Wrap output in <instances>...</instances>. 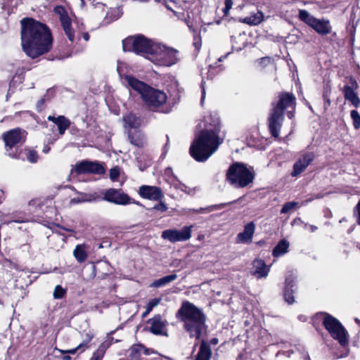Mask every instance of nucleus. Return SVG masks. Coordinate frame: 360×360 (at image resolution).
<instances>
[{"mask_svg":"<svg viewBox=\"0 0 360 360\" xmlns=\"http://www.w3.org/2000/svg\"><path fill=\"white\" fill-rule=\"evenodd\" d=\"M20 25L22 49L27 56L36 58L51 49L53 37L46 25L30 18L22 19Z\"/></svg>","mask_w":360,"mask_h":360,"instance_id":"f257e3e1","label":"nucleus"},{"mask_svg":"<svg viewBox=\"0 0 360 360\" xmlns=\"http://www.w3.org/2000/svg\"><path fill=\"white\" fill-rule=\"evenodd\" d=\"M210 127L201 131L190 147L191 155L198 162L207 160L218 148L221 141L219 139V120L218 117L212 118V115L205 118L209 120Z\"/></svg>","mask_w":360,"mask_h":360,"instance_id":"f03ea898","label":"nucleus"},{"mask_svg":"<svg viewBox=\"0 0 360 360\" xmlns=\"http://www.w3.org/2000/svg\"><path fill=\"white\" fill-rule=\"evenodd\" d=\"M176 317L184 323V328L189 333L190 338L200 340L206 331V316L202 309L188 301L182 302Z\"/></svg>","mask_w":360,"mask_h":360,"instance_id":"7ed1b4c3","label":"nucleus"},{"mask_svg":"<svg viewBox=\"0 0 360 360\" xmlns=\"http://www.w3.org/2000/svg\"><path fill=\"white\" fill-rule=\"evenodd\" d=\"M124 80L132 89L139 93L145 104L153 111L167 113L169 110H159L167 101V95L162 91L155 89L131 75H126Z\"/></svg>","mask_w":360,"mask_h":360,"instance_id":"20e7f679","label":"nucleus"},{"mask_svg":"<svg viewBox=\"0 0 360 360\" xmlns=\"http://www.w3.org/2000/svg\"><path fill=\"white\" fill-rule=\"evenodd\" d=\"M278 102L273 103L272 112L269 117V129L272 136L277 138L284 120V110L295 108V97L290 93H281Z\"/></svg>","mask_w":360,"mask_h":360,"instance_id":"39448f33","label":"nucleus"},{"mask_svg":"<svg viewBox=\"0 0 360 360\" xmlns=\"http://www.w3.org/2000/svg\"><path fill=\"white\" fill-rule=\"evenodd\" d=\"M122 47L124 51H133L136 54H146L151 57L154 49L157 47V43L138 34L131 36L122 41Z\"/></svg>","mask_w":360,"mask_h":360,"instance_id":"423d86ee","label":"nucleus"},{"mask_svg":"<svg viewBox=\"0 0 360 360\" xmlns=\"http://www.w3.org/2000/svg\"><path fill=\"white\" fill-rule=\"evenodd\" d=\"M226 179L235 187L243 188L252 182L254 174L244 164L236 162L229 167Z\"/></svg>","mask_w":360,"mask_h":360,"instance_id":"0eeeda50","label":"nucleus"},{"mask_svg":"<svg viewBox=\"0 0 360 360\" xmlns=\"http://www.w3.org/2000/svg\"><path fill=\"white\" fill-rule=\"evenodd\" d=\"M148 59L158 65L172 66L179 60V52L174 49L157 44L156 49Z\"/></svg>","mask_w":360,"mask_h":360,"instance_id":"6e6552de","label":"nucleus"},{"mask_svg":"<svg viewBox=\"0 0 360 360\" xmlns=\"http://www.w3.org/2000/svg\"><path fill=\"white\" fill-rule=\"evenodd\" d=\"M27 132L20 128L11 129L2 134L5 143L6 152L11 158H16L13 148L22 145L26 140Z\"/></svg>","mask_w":360,"mask_h":360,"instance_id":"1a4fd4ad","label":"nucleus"},{"mask_svg":"<svg viewBox=\"0 0 360 360\" xmlns=\"http://www.w3.org/2000/svg\"><path fill=\"white\" fill-rule=\"evenodd\" d=\"M323 323L331 336L337 340L341 345H345L347 342V332L337 319L326 314Z\"/></svg>","mask_w":360,"mask_h":360,"instance_id":"9d476101","label":"nucleus"},{"mask_svg":"<svg viewBox=\"0 0 360 360\" xmlns=\"http://www.w3.org/2000/svg\"><path fill=\"white\" fill-rule=\"evenodd\" d=\"M103 199L115 205H127L130 203H135L138 205H141L139 202H135L134 200L131 199L127 194L124 193L121 190L115 188H109L106 190L103 193Z\"/></svg>","mask_w":360,"mask_h":360,"instance_id":"9b49d317","label":"nucleus"},{"mask_svg":"<svg viewBox=\"0 0 360 360\" xmlns=\"http://www.w3.org/2000/svg\"><path fill=\"white\" fill-rule=\"evenodd\" d=\"M193 225L184 226L181 230L167 229L162 232V238L172 243L186 241L191 238Z\"/></svg>","mask_w":360,"mask_h":360,"instance_id":"f8f14e48","label":"nucleus"},{"mask_svg":"<svg viewBox=\"0 0 360 360\" xmlns=\"http://www.w3.org/2000/svg\"><path fill=\"white\" fill-rule=\"evenodd\" d=\"M315 157L316 155L314 152L307 150L301 151L299 158L294 163L291 176H297L304 172L307 167L314 160Z\"/></svg>","mask_w":360,"mask_h":360,"instance_id":"ddd939ff","label":"nucleus"},{"mask_svg":"<svg viewBox=\"0 0 360 360\" xmlns=\"http://www.w3.org/2000/svg\"><path fill=\"white\" fill-rule=\"evenodd\" d=\"M54 12L59 16L63 30L71 42L75 40V31L72 28L71 20L68 15L65 8L63 6H56Z\"/></svg>","mask_w":360,"mask_h":360,"instance_id":"4468645a","label":"nucleus"},{"mask_svg":"<svg viewBox=\"0 0 360 360\" xmlns=\"http://www.w3.org/2000/svg\"><path fill=\"white\" fill-rule=\"evenodd\" d=\"M75 169L79 174L86 173L103 174L105 172V169L102 165L97 162L89 160H83L77 163Z\"/></svg>","mask_w":360,"mask_h":360,"instance_id":"2eb2a0df","label":"nucleus"},{"mask_svg":"<svg viewBox=\"0 0 360 360\" xmlns=\"http://www.w3.org/2000/svg\"><path fill=\"white\" fill-rule=\"evenodd\" d=\"M139 193L143 198L155 201L162 200L164 196L160 188L151 186H141Z\"/></svg>","mask_w":360,"mask_h":360,"instance_id":"dca6fc26","label":"nucleus"},{"mask_svg":"<svg viewBox=\"0 0 360 360\" xmlns=\"http://www.w3.org/2000/svg\"><path fill=\"white\" fill-rule=\"evenodd\" d=\"M255 231V224L250 221L245 225L243 232L239 233L236 237V242L239 243H250Z\"/></svg>","mask_w":360,"mask_h":360,"instance_id":"f3484780","label":"nucleus"},{"mask_svg":"<svg viewBox=\"0 0 360 360\" xmlns=\"http://www.w3.org/2000/svg\"><path fill=\"white\" fill-rule=\"evenodd\" d=\"M269 270V266L262 259H256L252 262L251 274L257 278H262L268 276Z\"/></svg>","mask_w":360,"mask_h":360,"instance_id":"a211bd4d","label":"nucleus"},{"mask_svg":"<svg viewBox=\"0 0 360 360\" xmlns=\"http://www.w3.org/2000/svg\"><path fill=\"white\" fill-rule=\"evenodd\" d=\"M122 120L124 122V128L125 132H127L129 130L131 131L132 129L136 130L140 127L142 122L141 117L136 116L132 112H129L123 115Z\"/></svg>","mask_w":360,"mask_h":360,"instance_id":"6ab92c4d","label":"nucleus"},{"mask_svg":"<svg viewBox=\"0 0 360 360\" xmlns=\"http://www.w3.org/2000/svg\"><path fill=\"white\" fill-rule=\"evenodd\" d=\"M125 133L127 134L128 140L131 145L138 148H142L146 145V138L141 131L135 130L132 131L129 130Z\"/></svg>","mask_w":360,"mask_h":360,"instance_id":"aec40b11","label":"nucleus"},{"mask_svg":"<svg viewBox=\"0 0 360 360\" xmlns=\"http://www.w3.org/2000/svg\"><path fill=\"white\" fill-rule=\"evenodd\" d=\"M296 277L293 275H289L285 279V286L284 289V298L285 301L292 304L294 303L295 300L292 296L294 290L292 289L295 286Z\"/></svg>","mask_w":360,"mask_h":360,"instance_id":"412c9836","label":"nucleus"},{"mask_svg":"<svg viewBox=\"0 0 360 360\" xmlns=\"http://www.w3.org/2000/svg\"><path fill=\"white\" fill-rule=\"evenodd\" d=\"M47 120L49 121L53 122L55 124L57 125L59 134L60 135H63L65 134V131L70 127L71 124L70 120L63 115H59L57 117L49 115L47 117Z\"/></svg>","mask_w":360,"mask_h":360,"instance_id":"4be33fe9","label":"nucleus"},{"mask_svg":"<svg viewBox=\"0 0 360 360\" xmlns=\"http://www.w3.org/2000/svg\"><path fill=\"white\" fill-rule=\"evenodd\" d=\"M313 28L319 34L327 35L331 32V26L330 22L325 19L316 18L311 27Z\"/></svg>","mask_w":360,"mask_h":360,"instance_id":"5701e85b","label":"nucleus"},{"mask_svg":"<svg viewBox=\"0 0 360 360\" xmlns=\"http://www.w3.org/2000/svg\"><path fill=\"white\" fill-rule=\"evenodd\" d=\"M150 324V331L155 335H161L165 327V322L160 315H157L148 321Z\"/></svg>","mask_w":360,"mask_h":360,"instance_id":"b1692460","label":"nucleus"},{"mask_svg":"<svg viewBox=\"0 0 360 360\" xmlns=\"http://www.w3.org/2000/svg\"><path fill=\"white\" fill-rule=\"evenodd\" d=\"M345 100L349 101L352 105L357 108L360 105V98L354 92L352 86L345 85L342 89Z\"/></svg>","mask_w":360,"mask_h":360,"instance_id":"393cba45","label":"nucleus"},{"mask_svg":"<svg viewBox=\"0 0 360 360\" xmlns=\"http://www.w3.org/2000/svg\"><path fill=\"white\" fill-rule=\"evenodd\" d=\"M212 356L210 347L204 340L201 341L198 353L195 360H210Z\"/></svg>","mask_w":360,"mask_h":360,"instance_id":"a878e982","label":"nucleus"},{"mask_svg":"<svg viewBox=\"0 0 360 360\" xmlns=\"http://www.w3.org/2000/svg\"><path fill=\"white\" fill-rule=\"evenodd\" d=\"M263 20V13L262 11H257V13H252L249 16L241 19L240 21L249 25H257L261 23Z\"/></svg>","mask_w":360,"mask_h":360,"instance_id":"bb28decb","label":"nucleus"},{"mask_svg":"<svg viewBox=\"0 0 360 360\" xmlns=\"http://www.w3.org/2000/svg\"><path fill=\"white\" fill-rule=\"evenodd\" d=\"M73 255L78 262L82 263L85 262L88 257V254L86 250V245L84 244H79L76 245L73 250Z\"/></svg>","mask_w":360,"mask_h":360,"instance_id":"cd10ccee","label":"nucleus"},{"mask_svg":"<svg viewBox=\"0 0 360 360\" xmlns=\"http://www.w3.org/2000/svg\"><path fill=\"white\" fill-rule=\"evenodd\" d=\"M141 353H143L146 355L149 354L148 349H146L142 345H140V344L134 345L130 348L129 356L131 359H132L134 360H137V359H139Z\"/></svg>","mask_w":360,"mask_h":360,"instance_id":"c85d7f7f","label":"nucleus"},{"mask_svg":"<svg viewBox=\"0 0 360 360\" xmlns=\"http://www.w3.org/2000/svg\"><path fill=\"white\" fill-rule=\"evenodd\" d=\"M177 278V275L172 274L166 276H164L160 279L154 281L150 285L151 288H160L167 285L168 283L174 281Z\"/></svg>","mask_w":360,"mask_h":360,"instance_id":"c756f323","label":"nucleus"},{"mask_svg":"<svg viewBox=\"0 0 360 360\" xmlns=\"http://www.w3.org/2000/svg\"><path fill=\"white\" fill-rule=\"evenodd\" d=\"M289 243L285 240H281L273 250V255L279 257L288 252Z\"/></svg>","mask_w":360,"mask_h":360,"instance_id":"7c9ffc66","label":"nucleus"},{"mask_svg":"<svg viewBox=\"0 0 360 360\" xmlns=\"http://www.w3.org/2000/svg\"><path fill=\"white\" fill-rule=\"evenodd\" d=\"M299 18L300 20L305 22L310 27H311L313 25V23L314 22L315 20L316 19L315 17L312 16L306 10H300Z\"/></svg>","mask_w":360,"mask_h":360,"instance_id":"2f4dec72","label":"nucleus"},{"mask_svg":"<svg viewBox=\"0 0 360 360\" xmlns=\"http://www.w3.org/2000/svg\"><path fill=\"white\" fill-rule=\"evenodd\" d=\"M96 199V197L95 194L81 193H79V197L71 199L70 202L72 203H79L83 202H91L92 200H95Z\"/></svg>","mask_w":360,"mask_h":360,"instance_id":"473e14b6","label":"nucleus"},{"mask_svg":"<svg viewBox=\"0 0 360 360\" xmlns=\"http://www.w3.org/2000/svg\"><path fill=\"white\" fill-rule=\"evenodd\" d=\"M225 206V204H220V205H210L206 207H200L198 210H192L193 212L195 213H209L217 210H219Z\"/></svg>","mask_w":360,"mask_h":360,"instance_id":"72a5a7b5","label":"nucleus"},{"mask_svg":"<svg viewBox=\"0 0 360 360\" xmlns=\"http://www.w3.org/2000/svg\"><path fill=\"white\" fill-rule=\"evenodd\" d=\"M350 116L352 120L353 126L355 129L360 128V115L356 110H352L350 112Z\"/></svg>","mask_w":360,"mask_h":360,"instance_id":"f704fd0d","label":"nucleus"},{"mask_svg":"<svg viewBox=\"0 0 360 360\" xmlns=\"http://www.w3.org/2000/svg\"><path fill=\"white\" fill-rule=\"evenodd\" d=\"M297 204L298 202L294 201L285 203L283 205V207L281 210V213L287 214L290 212L292 209H294L297 205Z\"/></svg>","mask_w":360,"mask_h":360,"instance_id":"c9c22d12","label":"nucleus"},{"mask_svg":"<svg viewBox=\"0 0 360 360\" xmlns=\"http://www.w3.org/2000/svg\"><path fill=\"white\" fill-rule=\"evenodd\" d=\"M65 290L63 289L60 285H58L54 289L53 297L55 299H61L65 296Z\"/></svg>","mask_w":360,"mask_h":360,"instance_id":"e433bc0d","label":"nucleus"},{"mask_svg":"<svg viewBox=\"0 0 360 360\" xmlns=\"http://www.w3.org/2000/svg\"><path fill=\"white\" fill-rule=\"evenodd\" d=\"M225 7L223 9V12L225 15H228L229 14V11L233 6V0H225Z\"/></svg>","mask_w":360,"mask_h":360,"instance_id":"4c0bfd02","label":"nucleus"},{"mask_svg":"<svg viewBox=\"0 0 360 360\" xmlns=\"http://www.w3.org/2000/svg\"><path fill=\"white\" fill-rule=\"evenodd\" d=\"M119 175H120L119 168L114 167L110 170V178L112 180H113V181L116 180L118 178Z\"/></svg>","mask_w":360,"mask_h":360,"instance_id":"58836bf2","label":"nucleus"},{"mask_svg":"<svg viewBox=\"0 0 360 360\" xmlns=\"http://www.w3.org/2000/svg\"><path fill=\"white\" fill-rule=\"evenodd\" d=\"M27 159L30 162H36L37 161V154L36 151L30 150L27 154Z\"/></svg>","mask_w":360,"mask_h":360,"instance_id":"ea45409f","label":"nucleus"},{"mask_svg":"<svg viewBox=\"0 0 360 360\" xmlns=\"http://www.w3.org/2000/svg\"><path fill=\"white\" fill-rule=\"evenodd\" d=\"M153 209L157 210H159V211L163 212L167 210V207L166 206V205L164 202H160V203L155 205L153 207Z\"/></svg>","mask_w":360,"mask_h":360,"instance_id":"a19ab883","label":"nucleus"},{"mask_svg":"<svg viewBox=\"0 0 360 360\" xmlns=\"http://www.w3.org/2000/svg\"><path fill=\"white\" fill-rule=\"evenodd\" d=\"M354 214L356 218V223L360 225V201L357 203L354 208Z\"/></svg>","mask_w":360,"mask_h":360,"instance_id":"79ce46f5","label":"nucleus"},{"mask_svg":"<svg viewBox=\"0 0 360 360\" xmlns=\"http://www.w3.org/2000/svg\"><path fill=\"white\" fill-rule=\"evenodd\" d=\"M47 101L46 99L43 97L40 100H39L37 103V110L38 112H41L44 109V105L45 102Z\"/></svg>","mask_w":360,"mask_h":360,"instance_id":"37998d69","label":"nucleus"},{"mask_svg":"<svg viewBox=\"0 0 360 360\" xmlns=\"http://www.w3.org/2000/svg\"><path fill=\"white\" fill-rule=\"evenodd\" d=\"M161 300H162V299L160 297L154 298V299L150 300L148 302V304L153 309L155 307L158 306L160 303Z\"/></svg>","mask_w":360,"mask_h":360,"instance_id":"c03bdc74","label":"nucleus"},{"mask_svg":"<svg viewBox=\"0 0 360 360\" xmlns=\"http://www.w3.org/2000/svg\"><path fill=\"white\" fill-rule=\"evenodd\" d=\"M55 91L53 89H49L46 91V94L44 96V97L46 99V101L51 100V98L54 96Z\"/></svg>","mask_w":360,"mask_h":360,"instance_id":"a18cd8bd","label":"nucleus"},{"mask_svg":"<svg viewBox=\"0 0 360 360\" xmlns=\"http://www.w3.org/2000/svg\"><path fill=\"white\" fill-rule=\"evenodd\" d=\"M173 3V4H175V1L174 0H163V4L165 6V7L168 9V10H170L172 11H174L173 8L171 6V4Z\"/></svg>","mask_w":360,"mask_h":360,"instance_id":"49530a36","label":"nucleus"},{"mask_svg":"<svg viewBox=\"0 0 360 360\" xmlns=\"http://www.w3.org/2000/svg\"><path fill=\"white\" fill-rule=\"evenodd\" d=\"M101 355L98 354V352H94L91 356V358L90 359V360H101Z\"/></svg>","mask_w":360,"mask_h":360,"instance_id":"de8ad7c7","label":"nucleus"},{"mask_svg":"<svg viewBox=\"0 0 360 360\" xmlns=\"http://www.w3.org/2000/svg\"><path fill=\"white\" fill-rule=\"evenodd\" d=\"M304 228L306 229L308 226V225L306 223H304ZM309 228L311 232H315L318 229L317 226H316L314 225H309Z\"/></svg>","mask_w":360,"mask_h":360,"instance_id":"09e8293b","label":"nucleus"},{"mask_svg":"<svg viewBox=\"0 0 360 360\" xmlns=\"http://www.w3.org/2000/svg\"><path fill=\"white\" fill-rule=\"evenodd\" d=\"M290 108L292 109V110H289L287 112V116L289 119H292V117H294L293 111H294L295 108L294 109H292V108Z\"/></svg>","mask_w":360,"mask_h":360,"instance_id":"8fccbe9b","label":"nucleus"},{"mask_svg":"<svg viewBox=\"0 0 360 360\" xmlns=\"http://www.w3.org/2000/svg\"><path fill=\"white\" fill-rule=\"evenodd\" d=\"M205 88L203 86H202V98H201V103H202L204 98H205Z\"/></svg>","mask_w":360,"mask_h":360,"instance_id":"3c124183","label":"nucleus"},{"mask_svg":"<svg viewBox=\"0 0 360 360\" xmlns=\"http://www.w3.org/2000/svg\"><path fill=\"white\" fill-rule=\"evenodd\" d=\"M82 347V345L81 344L76 349L69 350L68 352L70 353V354H75L76 350L78 349L79 348Z\"/></svg>","mask_w":360,"mask_h":360,"instance_id":"603ef678","label":"nucleus"},{"mask_svg":"<svg viewBox=\"0 0 360 360\" xmlns=\"http://www.w3.org/2000/svg\"><path fill=\"white\" fill-rule=\"evenodd\" d=\"M174 13V14L179 18V19H181V15H184V13H178L176 11H172Z\"/></svg>","mask_w":360,"mask_h":360,"instance_id":"864d4df0","label":"nucleus"},{"mask_svg":"<svg viewBox=\"0 0 360 360\" xmlns=\"http://www.w3.org/2000/svg\"><path fill=\"white\" fill-rule=\"evenodd\" d=\"M83 38L85 41H88L89 39V35L87 32L83 34Z\"/></svg>","mask_w":360,"mask_h":360,"instance_id":"5fc2aeb1","label":"nucleus"},{"mask_svg":"<svg viewBox=\"0 0 360 360\" xmlns=\"http://www.w3.org/2000/svg\"><path fill=\"white\" fill-rule=\"evenodd\" d=\"M49 150H50V147H49L48 146H44V148H43V152L44 153H49Z\"/></svg>","mask_w":360,"mask_h":360,"instance_id":"6e6d98bb","label":"nucleus"},{"mask_svg":"<svg viewBox=\"0 0 360 360\" xmlns=\"http://www.w3.org/2000/svg\"><path fill=\"white\" fill-rule=\"evenodd\" d=\"M266 61L269 62L270 61V58H268V57H265V58H262L260 59V62L261 63H263V62L265 63Z\"/></svg>","mask_w":360,"mask_h":360,"instance_id":"4d7b16f0","label":"nucleus"},{"mask_svg":"<svg viewBox=\"0 0 360 360\" xmlns=\"http://www.w3.org/2000/svg\"><path fill=\"white\" fill-rule=\"evenodd\" d=\"M211 343L213 345H216L218 343V339L217 338H213L211 340Z\"/></svg>","mask_w":360,"mask_h":360,"instance_id":"13d9d810","label":"nucleus"},{"mask_svg":"<svg viewBox=\"0 0 360 360\" xmlns=\"http://www.w3.org/2000/svg\"><path fill=\"white\" fill-rule=\"evenodd\" d=\"M152 310H153V308L150 307L148 304H147L146 311H147L149 314Z\"/></svg>","mask_w":360,"mask_h":360,"instance_id":"bf43d9fd","label":"nucleus"},{"mask_svg":"<svg viewBox=\"0 0 360 360\" xmlns=\"http://www.w3.org/2000/svg\"><path fill=\"white\" fill-rule=\"evenodd\" d=\"M63 360H70V356H64L63 357Z\"/></svg>","mask_w":360,"mask_h":360,"instance_id":"052dcab7","label":"nucleus"},{"mask_svg":"<svg viewBox=\"0 0 360 360\" xmlns=\"http://www.w3.org/2000/svg\"><path fill=\"white\" fill-rule=\"evenodd\" d=\"M64 188H70V189H71V190H75V189H74V188H73L72 186H65Z\"/></svg>","mask_w":360,"mask_h":360,"instance_id":"680f3d73","label":"nucleus"},{"mask_svg":"<svg viewBox=\"0 0 360 360\" xmlns=\"http://www.w3.org/2000/svg\"><path fill=\"white\" fill-rule=\"evenodd\" d=\"M121 63H118V65H117V71L120 72V68H121Z\"/></svg>","mask_w":360,"mask_h":360,"instance_id":"e2e57ef3","label":"nucleus"},{"mask_svg":"<svg viewBox=\"0 0 360 360\" xmlns=\"http://www.w3.org/2000/svg\"><path fill=\"white\" fill-rule=\"evenodd\" d=\"M64 230L67 231H70V232H73V230L72 229H65V228H63Z\"/></svg>","mask_w":360,"mask_h":360,"instance_id":"0e129e2a","label":"nucleus"},{"mask_svg":"<svg viewBox=\"0 0 360 360\" xmlns=\"http://www.w3.org/2000/svg\"><path fill=\"white\" fill-rule=\"evenodd\" d=\"M149 314L147 312V311H145L143 314V317H146Z\"/></svg>","mask_w":360,"mask_h":360,"instance_id":"69168bd1","label":"nucleus"},{"mask_svg":"<svg viewBox=\"0 0 360 360\" xmlns=\"http://www.w3.org/2000/svg\"><path fill=\"white\" fill-rule=\"evenodd\" d=\"M326 103H327L328 105H330V100H329V99H327V101H326Z\"/></svg>","mask_w":360,"mask_h":360,"instance_id":"338daca9","label":"nucleus"},{"mask_svg":"<svg viewBox=\"0 0 360 360\" xmlns=\"http://www.w3.org/2000/svg\"><path fill=\"white\" fill-rule=\"evenodd\" d=\"M353 84H354L355 86H357V83H356V81H353Z\"/></svg>","mask_w":360,"mask_h":360,"instance_id":"774afa93","label":"nucleus"}]
</instances>
